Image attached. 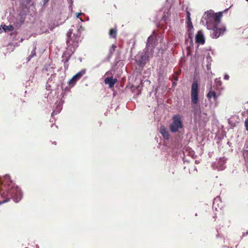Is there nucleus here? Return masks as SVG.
Instances as JSON below:
<instances>
[{"instance_id":"nucleus-16","label":"nucleus","mask_w":248,"mask_h":248,"mask_svg":"<svg viewBox=\"0 0 248 248\" xmlns=\"http://www.w3.org/2000/svg\"><path fill=\"white\" fill-rule=\"evenodd\" d=\"M170 9L171 6L169 5V6H168L167 8L164 11L163 15L161 18L162 21L165 22L167 21L168 17L170 15Z\"/></svg>"},{"instance_id":"nucleus-27","label":"nucleus","mask_w":248,"mask_h":248,"mask_svg":"<svg viewBox=\"0 0 248 248\" xmlns=\"http://www.w3.org/2000/svg\"><path fill=\"white\" fill-rule=\"evenodd\" d=\"M215 83L217 87H219L221 86L222 82L220 80V78H216L215 79Z\"/></svg>"},{"instance_id":"nucleus-51","label":"nucleus","mask_w":248,"mask_h":248,"mask_svg":"<svg viewBox=\"0 0 248 248\" xmlns=\"http://www.w3.org/2000/svg\"><path fill=\"white\" fill-rule=\"evenodd\" d=\"M247 1H248V0H246Z\"/></svg>"},{"instance_id":"nucleus-41","label":"nucleus","mask_w":248,"mask_h":248,"mask_svg":"<svg viewBox=\"0 0 248 248\" xmlns=\"http://www.w3.org/2000/svg\"><path fill=\"white\" fill-rule=\"evenodd\" d=\"M81 22H84V20L80 17L78 18Z\"/></svg>"},{"instance_id":"nucleus-23","label":"nucleus","mask_w":248,"mask_h":248,"mask_svg":"<svg viewBox=\"0 0 248 248\" xmlns=\"http://www.w3.org/2000/svg\"><path fill=\"white\" fill-rule=\"evenodd\" d=\"M151 46H150L149 44L146 45L145 48L143 50V51L140 52V53L144 54V53L145 54H147L149 56V51H151Z\"/></svg>"},{"instance_id":"nucleus-48","label":"nucleus","mask_w":248,"mask_h":248,"mask_svg":"<svg viewBox=\"0 0 248 248\" xmlns=\"http://www.w3.org/2000/svg\"><path fill=\"white\" fill-rule=\"evenodd\" d=\"M219 236V234H217V237H218Z\"/></svg>"},{"instance_id":"nucleus-36","label":"nucleus","mask_w":248,"mask_h":248,"mask_svg":"<svg viewBox=\"0 0 248 248\" xmlns=\"http://www.w3.org/2000/svg\"><path fill=\"white\" fill-rule=\"evenodd\" d=\"M64 63V67L65 70H67L68 68V64L67 63Z\"/></svg>"},{"instance_id":"nucleus-14","label":"nucleus","mask_w":248,"mask_h":248,"mask_svg":"<svg viewBox=\"0 0 248 248\" xmlns=\"http://www.w3.org/2000/svg\"><path fill=\"white\" fill-rule=\"evenodd\" d=\"M155 42L156 39L153 35H150L147 39L146 44H149L150 46H151V52H154Z\"/></svg>"},{"instance_id":"nucleus-50","label":"nucleus","mask_w":248,"mask_h":248,"mask_svg":"<svg viewBox=\"0 0 248 248\" xmlns=\"http://www.w3.org/2000/svg\"><path fill=\"white\" fill-rule=\"evenodd\" d=\"M195 170H196V171H197V170L196 168H195Z\"/></svg>"},{"instance_id":"nucleus-6","label":"nucleus","mask_w":248,"mask_h":248,"mask_svg":"<svg viewBox=\"0 0 248 248\" xmlns=\"http://www.w3.org/2000/svg\"><path fill=\"white\" fill-rule=\"evenodd\" d=\"M183 122L179 114L174 115L172 117V122L170 124V130L172 133H176L179 129L183 127Z\"/></svg>"},{"instance_id":"nucleus-24","label":"nucleus","mask_w":248,"mask_h":248,"mask_svg":"<svg viewBox=\"0 0 248 248\" xmlns=\"http://www.w3.org/2000/svg\"><path fill=\"white\" fill-rule=\"evenodd\" d=\"M178 80V76L176 75H172V87H175L177 85V82Z\"/></svg>"},{"instance_id":"nucleus-3","label":"nucleus","mask_w":248,"mask_h":248,"mask_svg":"<svg viewBox=\"0 0 248 248\" xmlns=\"http://www.w3.org/2000/svg\"><path fill=\"white\" fill-rule=\"evenodd\" d=\"M229 8H226L223 11L217 13H215L213 10L205 12L201 20L200 24L206 27L209 25H219L223 16V14L226 13Z\"/></svg>"},{"instance_id":"nucleus-34","label":"nucleus","mask_w":248,"mask_h":248,"mask_svg":"<svg viewBox=\"0 0 248 248\" xmlns=\"http://www.w3.org/2000/svg\"><path fill=\"white\" fill-rule=\"evenodd\" d=\"M84 15V14H83V13H81V12H78V13H77L76 14V17H77V18H79V17H80L79 16H81V15Z\"/></svg>"},{"instance_id":"nucleus-26","label":"nucleus","mask_w":248,"mask_h":248,"mask_svg":"<svg viewBox=\"0 0 248 248\" xmlns=\"http://www.w3.org/2000/svg\"><path fill=\"white\" fill-rule=\"evenodd\" d=\"M109 36L112 38H115L116 37L117 33L115 29H111L109 31Z\"/></svg>"},{"instance_id":"nucleus-32","label":"nucleus","mask_w":248,"mask_h":248,"mask_svg":"<svg viewBox=\"0 0 248 248\" xmlns=\"http://www.w3.org/2000/svg\"><path fill=\"white\" fill-rule=\"evenodd\" d=\"M211 63L207 62L206 67V69L207 70L209 71L211 70Z\"/></svg>"},{"instance_id":"nucleus-35","label":"nucleus","mask_w":248,"mask_h":248,"mask_svg":"<svg viewBox=\"0 0 248 248\" xmlns=\"http://www.w3.org/2000/svg\"><path fill=\"white\" fill-rule=\"evenodd\" d=\"M67 92L62 91V93H61V95L62 96V97H64V96L66 95Z\"/></svg>"},{"instance_id":"nucleus-21","label":"nucleus","mask_w":248,"mask_h":248,"mask_svg":"<svg viewBox=\"0 0 248 248\" xmlns=\"http://www.w3.org/2000/svg\"><path fill=\"white\" fill-rule=\"evenodd\" d=\"M36 46L35 45H33V48L31 52V54L26 59L27 62H29L32 58L34 57L36 55Z\"/></svg>"},{"instance_id":"nucleus-43","label":"nucleus","mask_w":248,"mask_h":248,"mask_svg":"<svg viewBox=\"0 0 248 248\" xmlns=\"http://www.w3.org/2000/svg\"><path fill=\"white\" fill-rule=\"evenodd\" d=\"M35 247H36V248H39V246L38 245H36Z\"/></svg>"},{"instance_id":"nucleus-31","label":"nucleus","mask_w":248,"mask_h":248,"mask_svg":"<svg viewBox=\"0 0 248 248\" xmlns=\"http://www.w3.org/2000/svg\"><path fill=\"white\" fill-rule=\"evenodd\" d=\"M245 126L246 127V129L248 131V117L246 119L245 122Z\"/></svg>"},{"instance_id":"nucleus-22","label":"nucleus","mask_w":248,"mask_h":248,"mask_svg":"<svg viewBox=\"0 0 248 248\" xmlns=\"http://www.w3.org/2000/svg\"><path fill=\"white\" fill-rule=\"evenodd\" d=\"M1 27L2 28V30L5 32H7L8 31H12L14 29V27L12 25H10L9 26H6L5 24H1Z\"/></svg>"},{"instance_id":"nucleus-44","label":"nucleus","mask_w":248,"mask_h":248,"mask_svg":"<svg viewBox=\"0 0 248 248\" xmlns=\"http://www.w3.org/2000/svg\"><path fill=\"white\" fill-rule=\"evenodd\" d=\"M2 32V30L1 29V28L0 27V33H1Z\"/></svg>"},{"instance_id":"nucleus-37","label":"nucleus","mask_w":248,"mask_h":248,"mask_svg":"<svg viewBox=\"0 0 248 248\" xmlns=\"http://www.w3.org/2000/svg\"><path fill=\"white\" fill-rule=\"evenodd\" d=\"M115 47H116V46L115 45H113L112 46V48H113V49H110V52L111 53L112 52V51H114Z\"/></svg>"},{"instance_id":"nucleus-46","label":"nucleus","mask_w":248,"mask_h":248,"mask_svg":"<svg viewBox=\"0 0 248 248\" xmlns=\"http://www.w3.org/2000/svg\"><path fill=\"white\" fill-rule=\"evenodd\" d=\"M228 123H229V124H230V123H231V122H230V119H229V120H228Z\"/></svg>"},{"instance_id":"nucleus-2","label":"nucleus","mask_w":248,"mask_h":248,"mask_svg":"<svg viewBox=\"0 0 248 248\" xmlns=\"http://www.w3.org/2000/svg\"><path fill=\"white\" fill-rule=\"evenodd\" d=\"M199 85L198 81L194 79L191 85V101L192 105V111L193 113V119L194 122H199V119L202 115H206V113H202L201 108L197 104L199 100Z\"/></svg>"},{"instance_id":"nucleus-28","label":"nucleus","mask_w":248,"mask_h":248,"mask_svg":"<svg viewBox=\"0 0 248 248\" xmlns=\"http://www.w3.org/2000/svg\"><path fill=\"white\" fill-rule=\"evenodd\" d=\"M73 0H67L68 4H69V9L71 12H73Z\"/></svg>"},{"instance_id":"nucleus-49","label":"nucleus","mask_w":248,"mask_h":248,"mask_svg":"<svg viewBox=\"0 0 248 248\" xmlns=\"http://www.w3.org/2000/svg\"><path fill=\"white\" fill-rule=\"evenodd\" d=\"M53 144H56V142H55V141H54V142H53Z\"/></svg>"},{"instance_id":"nucleus-25","label":"nucleus","mask_w":248,"mask_h":248,"mask_svg":"<svg viewBox=\"0 0 248 248\" xmlns=\"http://www.w3.org/2000/svg\"><path fill=\"white\" fill-rule=\"evenodd\" d=\"M59 87H61L62 90L63 91H65V92H69L70 91V86L69 85V86H66L65 88L63 87V83L62 82V81H60V82H59Z\"/></svg>"},{"instance_id":"nucleus-4","label":"nucleus","mask_w":248,"mask_h":248,"mask_svg":"<svg viewBox=\"0 0 248 248\" xmlns=\"http://www.w3.org/2000/svg\"><path fill=\"white\" fill-rule=\"evenodd\" d=\"M43 71L48 72L47 73V75L51 74V76L48 78L46 85V89L48 91H51L52 89L58 90L59 88V82L56 83L54 81L56 74L54 73L53 68L49 65H46Z\"/></svg>"},{"instance_id":"nucleus-13","label":"nucleus","mask_w":248,"mask_h":248,"mask_svg":"<svg viewBox=\"0 0 248 248\" xmlns=\"http://www.w3.org/2000/svg\"><path fill=\"white\" fill-rule=\"evenodd\" d=\"M75 49L73 50H71L70 51L68 49L63 53L62 57V62L63 63H67L69 61L72 55L74 53Z\"/></svg>"},{"instance_id":"nucleus-30","label":"nucleus","mask_w":248,"mask_h":248,"mask_svg":"<svg viewBox=\"0 0 248 248\" xmlns=\"http://www.w3.org/2000/svg\"><path fill=\"white\" fill-rule=\"evenodd\" d=\"M186 20H191L190 12L188 11H186Z\"/></svg>"},{"instance_id":"nucleus-47","label":"nucleus","mask_w":248,"mask_h":248,"mask_svg":"<svg viewBox=\"0 0 248 248\" xmlns=\"http://www.w3.org/2000/svg\"><path fill=\"white\" fill-rule=\"evenodd\" d=\"M49 29H50L51 31H52L53 30V28H49Z\"/></svg>"},{"instance_id":"nucleus-1","label":"nucleus","mask_w":248,"mask_h":248,"mask_svg":"<svg viewBox=\"0 0 248 248\" xmlns=\"http://www.w3.org/2000/svg\"><path fill=\"white\" fill-rule=\"evenodd\" d=\"M0 185L2 186L0 194L1 197L3 198L2 201H0V205L7 202L11 199H13L16 203L22 199V192L11 180L9 175L6 174L3 177H0Z\"/></svg>"},{"instance_id":"nucleus-20","label":"nucleus","mask_w":248,"mask_h":248,"mask_svg":"<svg viewBox=\"0 0 248 248\" xmlns=\"http://www.w3.org/2000/svg\"><path fill=\"white\" fill-rule=\"evenodd\" d=\"M207 97L210 99L212 97H213L214 100H216L217 98V95L215 91H213L211 89L210 91L208 92V93L207 94Z\"/></svg>"},{"instance_id":"nucleus-38","label":"nucleus","mask_w":248,"mask_h":248,"mask_svg":"<svg viewBox=\"0 0 248 248\" xmlns=\"http://www.w3.org/2000/svg\"><path fill=\"white\" fill-rule=\"evenodd\" d=\"M66 42H67V45L68 46V47H69L70 45H71V41L70 40H67Z\"/></svg>"},{"instance_id":"nucleus-12","label":"nucleus","mask_w":248,"mask_h":248,"mask_svg":"<svg viewBox=\"0 0 248 248\" xmlns=\"http://www.w3.org/2000/svg\"><path fill=\"white\" fill-rule=\"evenodd\" d=\"M195 41L199 45H203L205 43V37L202 30L199 31L196 34Z\"/></svg>"},{"instance_id":"nucleus-8","label":"nucleus","mask_w":248,"mask_h":248,"mask_svg":"<svg viewBox=\"0 0 248 248\" xmlns=\"http://www.w3.org/2000/svg\"><path fill=\"white\" fill-rule=\"evenodd\" d=\"M86 69H82L81 71L74 75L73 77L69 80V85L71 87H73L76 84L77 80L86 73Z\"/></svg>"},{"instance_id":"nucleus-19","label":"nucleus","mask_w":248,"mask_h":248,"mask_svg":"<svg viewBox=\"0 0 248 248\" xmlns=\"http://www.w3.org/2000/svg\"><path fill=\"white\" fill-rule=\"evenodd\" d=\"M243 154L245 159L248 160V141H246L243 148Z\"/></svg>"},{"instance_id":"nucleus-5","label":"nucleus","mask_w":248,"mask_h":248,"mask_svg":"<svg viewBox=\"0 0 248 248\" xmlns=\"http://www.w3.org/2000/svg\"><path fill=\"white\" fill-rule=\"evenodd\" d=\"M218 25L208 26L206 27L208 30L210 31V37L213 39H217L222 35L226 31L225 26L221 28L218 27Z\"/></svg>"},{"instance_id":"nucleus-29","label":"nucleus","mask_w":248,"mask_h":248,"mask_svg":"<svg viewBox=\"0 0 248 248\" xmlns=\"http://www.w3.org/2000/svg\"><path fill=\"white\" fill-rule=\"evenodd\" d=\"M206 59L207 62L211 63L212 60L209 54H208V55H207Z\"/></svg>"},{"instance_id":"nucleus-45","label":"nucleus","mask_w":248,"mask_h":248,"mask_svg":"<svg viewBox=\"0 0 248 248\" xmlns=\"http://www.w3.org/2000/svg\"><path fill=\"white\" fill-rule=\"evenodd\" d=\"M89 17H87L86 18V20L89 21Z\"/></svg>"},{"instance_id":"nucleus-18","label":"nucleus","mask_w":248,"mask_h":248,"mask_svg":"<svg viewBox=\"0 0 248 248\" xmlns=\"http://www.w3.org/2000/svg\"><path fill=\"white\" fill-rule=\"evenodd\" d=\"M220 204H221L220 198L219 197L217 196L214 199L213 207L217 210V208H221V206L219 205Z\"/></svg>"},{"instance_id":"nucleus-9","label":"nucleus","mask_w":248,"mask_h":248,"mask_svg":"<svg viewBox=\"0 0 248 248\" xmlns=\"http://www.w3.org/2000/svg\"><path fill=\"white\" fill-rule=\"evenodd\" d=\"M64 102V100L62 99L57 100L55 103V106L54 107L53 112L51 113V117H53L55 115H57L61 112L62 108V105Z\"/></svg>"},{"instance_id":"nucleus-15","label":"nucleus","mask_w":248,"mask_h":248,"mask_svg":"<svg viewBox=\"0 0 248 248\" xmlns=\"http://www.w3.org/2000/svg\"><path fill=\"white\" fill-rule=\"evenodd\" d=\"M117 82V79L113 78V77H107L104 80L105 83L108 85L109 88L113 87Z\"/></svg>"},{"instance_id":"nucleus-7","label":"nucleus","mask_w":248,"mask_h":248,"mask_svg":"<svg viewBox=\"0 0 248 248\" xmlns=\"http://www.w3.org/2000/svg\"><path fill=\"white\" fill-rule=\"evenodd\" d=\"M149 56L147 54H142L139 52L135 57V61L139 67L142 69L149 60Z\"/></svg>"},{"instance_id":"nucleus-17","label":"nucleus","mask_w":248,"mask_h":248,"mask_svg":"<svg viewBox=\"0 0 248 248\" xmlns=\"http://www.w3.org/2000/svg\"><path fill=\"white\" fill-rule=\"evenodd\" d=\"M160 132L164 139L166 140H168L169 139L170 134L169 131L165 126H160Z\"/></svg>"},{"instance_id":"nucleus-40","label":"nucleus","mask_w":248,"mask_h":248,"mask_svg":"<svg viewBox=\"0 0 248 248\" xmlns=\"http://www.w3.org/2000/svg\"><path fill=\"white\" fill-rule=\"evenodd\" d=\"M49 0H43V2L44 5H45L48 2Z\"/></svg>"},{"instance_id":"nucleus-42","label":"nucleus","mask_w":248,"mask_h":248,"mask_svg":"<svg viewBox=\"0 0 248 248\" xmlns=\"http://www.w3.org/2000/svg\"><path fill=\"white\" fill-rule=\"evenodd\" d=\"M24 21V19H22V20H21V24H22Z\"/></svg>"},{"instance_id":"nucleus-39","label":"nucleus","mask_w":248,"mask_h":248,"mask_svg":"<svg viewBox=\"0 0 248 248\" xmlns=\"http://www.w3.org/2000/svg\"><path fill=\"white\" fill-rule=\"evenodd\" d=\"M248 235V231L246 232H243L242 234V237Z\"/></svg>"},{"instance_id":"nucleus-11","label":"nucleus","mask_w":248,"mask_h":248,"mask_svg":"<svg viewBox=\"0 0 248 248\" xmlns=\"http://www.w3.org/2000/svg\"><path fill=\"white\" fill-rule=\"evenodd\" d=\"M227 158L225 157H220L215 163V166L218 170H223L226 168Z\"/></svg>"},{"instance_id":"nucleus-33","label":"nucleus","mask_w":248,"mask_h":248,"mask_svg":"<svg viewBox=\"0 0 248 248\" xmlns=\"http://www.w3.org/2000/svg\"><path fill=\"white\" fill-rule=\"evenodd\" d=\"M230 78V76L227 74H225L224 75V79L226 80H228Z\"/></svg>"},{"instance_id":"nucleus-10","label":"nucleus","mask_w":248,"mask_h":248,"mask_svg":"<svg viewBox=\"0 0 248 248\" xmlns=\"http://www.w3.org/2000/svg\"><path fill=\"white\" fill-rule=\"evenodd\" d=\"M186 30L188 32V37L190 40V43L193 44V26L191 20H186Z\"/></svg>"}]
</instances>
